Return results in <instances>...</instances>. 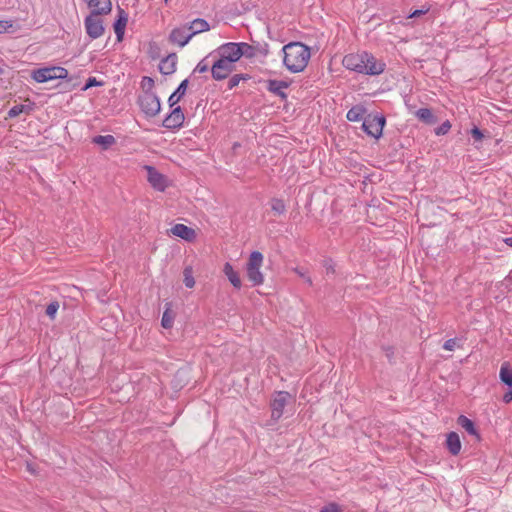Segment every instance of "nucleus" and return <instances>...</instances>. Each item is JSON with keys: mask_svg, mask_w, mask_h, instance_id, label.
<instances>
[{"mask_svg": "<svg viewBox=\"0 0 512 512\" xmlns=\"http://www.w3.org/2000/svg\"><path fill=\"white\" fill-rule=\"evenodd\" d=\"M342 64L350 71L369 76L380 75L386 68L385 62L366 51L345 55Z\"/></svg>", "mask_w": 512, "mask_h": 512, "instance_id": "obj_1", "label": "nucleus"}, {"mask_svg": "<svg viewBox=\"0 0 512 512\" xmlns=\"http://www.w3.org/2000/svg\"><path fill=\"white\" fill-rule=\"evenodd\" d=\"M283 65L291 73H300L311 58L310 47L302 42H290L282 47Z\"/></svg>", "mask_w": 512, "mask_h": 512, "instance_id": "obj_2", "label": "nucleus"}, {"mask_svg": "<svg viewBox=\"0 0 512 512\" xmlns=\"http://www.w3.org/2000/svg\"><path fill=\"white\" fill-rule=\"evenodd\" d=\"M262 264L263 254L259 251H253L246 264L247 278L253 286H259L264 282V276L260 271Z\"/></svg>", "mask_w": 512, "mask_h": 512, "instance_id": "obj_3", "label": "nucleus"}, {"mask_svg": "<svg viewBox=\"0 0 512 512\" xmlns=\"http://www.w3.org/2000/svg\"><path fill=\"white\" fill-rule=\"evenodd\" d=\"M386 118L383 114H367L362 122V129L368 135L379 139L383 134Z\"/></svg>", "mask_w": 512, "mask_h": 512, "instance_id": "obj_4", "label": "nucleus"}, {"mask_svg": "<svg viewBox=\"0 0 512 512\" xmlns=\"http://www.w3.org/2000/svg\"><path fill=\"white\" fill-rule=\"evenodd\" d=\"M141 111L149 118L156 116L161 109L160 99L153 91H145L138 97Z\"/></svg>", "mask_w": 512, "mask_h": 512, "instance_id": "obj_5", "label": "nucleus"}, {"mask_svg": "<svg viewBox=\"0 0 512 512\" xmlns=\"http://www.w3.org/2000/svg\"><path fill=\"white\" fill-rule=\"evenodd\" d=\"M243 42H227L220 45L214 53H217L221 59L235 65L243 57Z\"/></svg>", "mask_w": 512, "mask_h": 512, "instance_id": "obj_6", "label": "nucleus"}, {"mask_svg": "<svg viewBox=\"0 0 512 512\" xmlns=\"http://www.w3.org/2000/svg\"><path fill=\"white\" fill-rule=\"evenodd\" d=\"M68 71L60 66L44 67L32 72V79L38 83H45L50 80L66 79Z\"/></svg>", "mask_w": 512, "mask_h": 512, "instance_id": "obj_7", "label": "nucleus"}, {"mask_svg": "<svg viewBox=\"0 0 512 512\" xmlns=\"http://www.w3.org/2000/svg\"><path fill=\"white\" fill-rule=\"evenodd\" d=\"M84 26L87 35L91 39L100 38L105 31L103 20L100 18V16L91 13L84 19Z\"/></svg>", "mask_w": 512, "mask_h": 512, "instance_id": "obj_8", "label": "nucleus"}, {"mask_svg": "<svg viewBox=\"0 0 512 512\" xmlns=\"http://www.w3.org/2000/svg\"><path fill=\"white\" fill-rule=\"evenodd\" d=\"M290 394L287 391H278L276 396L271 401V418L274 421H278L283 415L284 408L287 404Z\"/></svg>", "mask_w": 512, "mask_h": 512, "instance_id": "obj_9", "label": "nucleus"}, {"mask_svg": "<svg viewBox=\"0 0 512 512\" xmlns=\"http://www.w3.org/2000/svg\"><path fill=\"white\" fill-rule=\"evenodd\" d=\"M234 69L235 65L219 57L211 66V75L214 80L221 81L226 79Z\"/></svg>", "mask_w": 512, "mask_h": 512, "instance_id": "obj_10", "label": "nucleus"}, {"mask_svg": "<svg viewBox=\"0 0 512 512\" xmlns=\"http://www.w3.org/2000/svg\"><path fill=\"white\" fill-rule=\"evenodd\" d=\"M185 116L180 106L173 107L171 112L162 122L163 127L170 130H177L183 126Z\"/></svg>", "mask_w": 512, "mask_h": 512, "instance_id": "obj_11", "label": "nucleus"}, {"mask_svg": "<svg viewBox=\"0 0 512 512\" xmlns=\"http://www.w3.org/2000/svg\"><path fill=\"white\" fill-rule=\"evenodd\" d=\"M147 180L150 185L157 191L163 192L167 188V178L160 173L155 167L146 165Z\"/></svg>", "mask_w": 512, "mask_h": 512, "instance_id": "obj_12", "label": "nucleus"}, {"mask_svg": "<svg viewBox=\"0 0 512 512\" xmlns=\"http://www.w3.org/2000/svg\"><path fill=\"white\" fill-rule=\"evenodd\" d=\"M243 57L247 59H253L257 56L266 57L269 54V45L268 43H246L243 42Z\"/></svg>", "mask_w": 512, "mask_h": 512, "instance_id": "obj_13", "label": "nucleus"}, {"mask_svg": "<svg viewBox=\"0 0 512 512\" xmlns=\"http://www.w3.org/2000/svg\"><path fill=\"white\" fill-rule=\"evenodd\" d=\"M187 31L189 30L187 29L186 25L183 27L174 28L169 34V42L172 44H177L180 47L186 46L193 37L191 32L187 33Z\"/></svg>", "mask_w": 512, "mask_h": 512, "instance_id": "obj_14", "label": "nucleus"}, {"mask_svg": "<svg viewBox=\"0 0 512 512\" xmlns=\"http://www.w3.org/2000/svg\"><path fill=\"white\" fill-rule=\"evenodd\" d=\"M289 86L290 83L284 80L269 79L266 81V89L281 100H287L288 94L285 92V89Z\"/></svg>", "mask_w": 512, "mask_h": 512, "instance_id": "obj_15", "label": "nucleus"}, {"mask_svg": "<svg viewBox=\"0 0 512 512\" xmlns=\"http://www.w3.org/2000/svg\"><path fill=\"white\" fill-rule=\"evenodd\" d=\"M128 21V14L118 6V15L113 24V29L116 34V38L118 42H121L124 38L125 28Z\"/></svg>", "mask_w": 512, "mask_h": 512, "instance_id": "obj_16", "label": "nucleus"}, {"mask_svg": "<svg viewBox=\"0 0 512 512\" xmlns=\"http://www.w3.org/2000/svg\"><path fill=\"white\" fill-rule=\"evenodd\" d=\"M88 5L92 8L91 14L98 16L107 15L112 10L111 0H90Z\"/></svg>", "mask_w": 512, "mask_h": 512, "instance_id": "obj_17", "label": "nucleus"}, {"mask_svg": "<svg viewBox=\"0 0 512 512\" xmlns=\"http://www.w3.org/2000/svg\"><path fill=\"white\" fill-rule=\"evenodd\" d=\"M177 55L171 53L163 58L159 63V70L164 75H171L176 71Z\"/></svg>", "mask_w": 512, "mask_h": 512, "instance_id": "obj_18", "label": "nucleus"}, {"mask_svg": "<svg viewBox=\"0 0 512 512\" xmlns=\"http://www.w3.org/2000/svg\"><path fill=\"white\" fill-rule=\"evenodd\" d=\"M171 232L174 236L180 237L185 241H192L196 237L195 230L184 224H175L171 228Z\"/></svg>", "mask_w": 512, "mask_h": 512, "instance_id": "obj_19", "label": "nucleus"}, {"mask_svg": "<svg viewBox=\"0 0 512 512\" xmlns=\"http://www.w3.org/2000/svg\"><path fill=\"white\" fill-rule=\"evenodd\" d=\"M446 447L453 456H456L460 453L461 441L459 435L456 432L452 431L447 434Z\"/></svg>", "mask_w": 512, "mask_h": 512, "instance_id": "obj_20", "label": "nucleus"}, {"mask_svg": "<svg viewBox=\"0 0 512 512\" xmlns=\"http://www.w3.org/2000/svg\"><path fill=\"white\" fill-rule=\"evenodd\" d=\"M188 85H189V80L184 79L178 85L176 90L169 96L168 104L171 108H173L181 100V98L185 95Z\"/></svg>", "mask_w": 512, "mask_h": 512, "instance_id": "obj_21", "label": "nucleus"}, {"mask_svg": "<svg viewBox=\"0 0 512 512\" xmlns=\"http://www.w3.org/2000/svg\"><path fill=\"white\" fill-rule=\"evenodd\" d=\"M186 26L193 36L210 30L209 23L203 18H196Z\"/></svg>", "mask_w": 512, "mask_h": 512, "instance_id": "obj_22", "label": "nucleus"}, {"mask_svg": "<svg viewBox=\"0 0 512 512\" xmlns=\"http://www.w3.org/2000/svg\"><path fill=\"white\" fill-rule=\"evenodd\" d=\"M223 273L228 278L229 282L233 285L234 288H241L242 282L240 276L238 272L234 270L233 266L229 262H226L224 264Z\"/></svg>", "mask_w": 512, "mask_h": 512, "instance_id": "obj_23", "label": "nucleus"}, {"mask_svg": "<svg viewBox=\"0 0 512 512\" xmlns=\"http://www.w3.org/2000/svg\"><path fill=\"white\" fill-rule=\"evenodd\" d=\"M366 113L367 109L363 105H355L348 110L346 118L350 122H357L361 119L364 120Z\"/></svg>", "mask_w": 512, "mask_h": 512, "instance_id": "obj_24", "label": "nucleus"}, {"mask_svg": "<svg viewBox=\"0 0 512 512\" xmlns=\"http://www.w3.org/2000/svg\"><path fill=\"white\" fill-rule=\"evenodd\" d=\"M457 424L461 426L470 435L476 436L477 439H480V435L475 427L474 422L468 417L460 415L457 419Z\"/></svg>", "mask_w": 512, "mask_h": 512, "instance_id": "obj_25", "label": "nucleus"}, {"mask_svg": "<svg viewBox=\"0 0 512 512\" xmlns=\"http://www.w3.org/2000/svg\"><path fill=\"white\" fill-rule=\"evenodd\" d=\"M500 381L507 387H512V367L509 362H503L499 372Z\"/></svg>", "mask_w": 512, "mask_h": 512, "instance_id": "obj_26", "label": "nucleus"}, {"mask_svg": "<svg viewBox=\"0 0 512 512\" xmlns=\"http://www.w3.org/2000/svg\"><path fill=\"white\" fill-rule=\"evenodd\" d=\"M33 108H34V104L33 103H30V104H27V105H25V104L14 105L8 111V116L10 118H14V117L19 116L22 113L30 114L31 111L33 110Z\"/></svg>", "mask_w": 512, "mask_h": 512, "instance_id": "obj_27", "label": "nucleus"}, {"mask_svg": "<svg viewBox=\"0 0 512 512\" xmlns=\"http://www.w3.org/2000/svg\"><path fill=\"white\" fill-rule=\"evenodd\" d=\"M415 115L420 121L426 124L436 123V117L430 108H420L416 111Z\"/></svg>", "mask_w": 512, "mask_h": 512, "instance_id": "obj_28", "label": "nucleus"}, {"mask_svg": "<svg viewBox=\"0 0 512 512\" xmlns=\"http://www.w3.org/2000/svg\"><path fill=\"white\" fill-rule=\"evenodd\" d=\"M92 142L100 145L102 149L107 150L116 143V139L113 135H98L93 138Z\"/></svg>", "mask_w": 512, "mask_h": 512, "instance_id": "obj_29", "label": "nucleus"}, {"mask_svg": "<svg viewBox=\"0 0 512 512\" xmlns=\"http://www.w3.org/2000/svg\"><path fill=\"white\" fill-rule=\"evenodd\" d=\"M271 210L277 215H282L286 212V205L282 199L272 198Z\"/></svg>", "mask_w": 512, "mask_h": 512, "instance_id": "obj_30", "label": "nucleus"}, {"mask_svg": "<svg viewBox=\"0 0 512 512\" xmlns=\"http://www.w3.org/2000/svg\"><path fill=\"white\" fill-rule=\"evenodd\" d=\"M174 315L169 308H167L162 315L161 325L165 329H169L173 326Z\"/></svg>", "mask_w": 512, "mask_h": 512, "instance_id": "obj_31", "label": "nucleus"}, {"mask_svg": "<svg viewBox=\"0 0 512 512\" xmlns=\"http://www.w3.org/2000/svg\"><path fill=\"white\" fill-rule=\"evenodd\" d=\"M249 79H250L249 74H234L232 77H230V79L228 81L227 88L229 90H232L233 88L238 86V84L240 83L241 80H249Z\"/></svg>", "mask_w": 512, "mask_h": 512, "instance_id": "obj_32", "label": "nucleus"}, {"mask_svg": "<svg viewBox=\"0 0 512 512\" xmlns=\"http://www.w3.org/2000/svg\"><path fill=\"white\" fill-rule=\"evenodd\" d=\"M183 282L187 288H193L195 285V280L193 277V270L190 266L186 267L183 271Z\"/></svg>", "mask_w": 512, "mask_h": 512, "instance_id": "obj_33", "label": "nucleus"}, {"mask_svg": "<svg viewBox=\"0 0 512 512\" xmlns=\"http://www.w3.org/2000/svg\"><path fill=\"white\" fill-rule=\"evenodd\" d=\"M211 56H212V53L209 54L208 56H206L205 58H203L201 61H199L198 64L196 65V67L194 68L193 72L194 73L197 72L200 74L207 72L209 70V64L207 62V59Z\"/></svg>", "mask_w": 512, "mask_h": 512, "instance_id": "obj_34", "label": "nucleus"}, {"mask_svg": "<svg viewBox=\"0 0 512 512\" xmlns=\"http://www.w3.org/2000/svg\"><path fill=\"white\" fill-rule=\"evenodd\" d=\"M59 309V303L57 301H52L51 303L48 304V306L46 307V315L50 318V319H54L55 316H56V313Z\"/></svg>", "mask_w": 512, "mask_h": 512, "instance_id": "obj_35", "label": "nucleus"}, {"mask_svg": "<svg viewBox=\"0 0 512 512\" xmlns=\"http://www.w3.org/2000/svg\"><path fill=\"white\" fill-rule=\"evenodd\" d=\"M319 512H343V510L339 504L330 502L323 506Z\"/></svg>", "mask_w": 512, "mask_h": 512, "instance_id": "obj_36", "label": "nucleus"}, {"mask_svg": "<svg viewBox=\"0 0 512 512\" xmlns=\"http://www.w3.org/2000/svg\"><path fill=\"white\" fill-rule=\"evenodd\" d=\"M141 87L145 91H152L154 87V80L149 76H144L141 80Z\"/></svg>", "mask_w": 512, "mask_h": 512, "instance_id": "obj_37", "label": "nucleus"}, {"mask_svg": "<svg viewBox=\"0 0 512 512\" xmlns=\"http://www.w3.org/2000/svg\"><path fill=\"white\" fill-rule=\"evenodd\" d=\"M450 128H451V124L448 120H446L439 127H437L435 129V134L438 136L445 135L449 132Z\"/></svg>", "mask_w": 512, "mask_h": 512, "instance_id": "obj_38", "label": "nucleus"}, {"mask_svg": "<svg viewBox=\"0 0 512 512\" xmlns=\"http://www.w3.org/2000/svg\"><path fill=\"white\" fill-rule=\"evenodd\" d=\"M323 267L325 268L326 274H334L335 273V265L332 259H325L322 263Z\"/></svg>", "mask_w": 512, "mask_h": 512, "instance_id": "obj_39", "label": "nucleus"}, {"mask_svg": "<svg viewBox=\"0 0 512 512\" xmlns=\"http://www.w3.org/2000/svg\"><path fill=\"white\" fill-rule=\"evenodd\" d=\"M470 134L475 141H481L484 138L482 130H480L477 126H474L470 130Z\"/></svg>", "mask_w": 512, "mask_h": 512, "instance_id": "obj_40", "label": "nucleus"}, {"mask_svg": "<svg viewBox=\"0 0 512 512\" xmlns=\"http://www.w3.org/2000/svg\"><path fill=\"white\" fill-rule=\"evenodd\" d=\"M102 82L98 81L95 77H89L83 87V90H87L91 87L101 86Z\"/></svg>", "mask_w": 512, "mask_h": 512, "instance_id": "obj_41", "label": "nucleus"}, {"mask_svg": "<svg viewBox=\"0 0 512 512\" xmlns=\"http://www.w3.org/2000/svg\"><path fill=\"white\" fill-rule=\"evenodd\" d=\"M383 351L390 363H394V348L392 346H383Z\"/></svg>", "mask_w": 512, "mask_h": 512, "instance_id": "obj_42", "label": "nucleus"}, {"mask_svg": "<svg viewBox=\"0 0 512 512\" xmlns=\"http://www.w3.org/2000/svg\"><path fill=\"white\" fill-rule=\"evenodd\" d=\"M13 27V22L8 20H0V34L6 33Z\"/></svg>", "mask_w": 512, "mask_h": 512, "instance_id": "obj_43", "label": "nucleus"}, {"mask_svg": "<svg viewBox=\"0 0 512 512\" xmlns=\"http://www.w3.org/2000/svg\"><path fill=\"white\" fill-rule=\"evenodd\" d=\"M457 339L456 338H450L446 340L443 344V349L448 351H453L456 347Z\"/></svg>", "mask_w": 512, "mask_h": 512, "instance_id": "obj_44", "label": "nucleus"}, {"mask_svg": "<svg viewBox=\"0 0 512 512\" xmlns=\"http://www.w3.org/2000/svg\"><path fill=\"white\" fill-rule=\"evenodd\" d=\"M159 46L156 42H150L149 43V53L152 58H155L158 56Z\"/></svg>", "mask_w": 512, "mask_h": 512, "instance_id": "obj_45", "label": "nucleus"}, {"mask_svg": "<svg viewBox=\"0 0 512 512\" xmlns=\"http://www.w3.org/2000/svg\"><path fill=\"white\" fill-rule=\"evenodd\" d=\"M294 271L301 277L305 280L306 283H308L310 286L312 285V279L310 276H307L303 271L302 269L300 268H295Z\"/></svg>", "mask_w": 512, "mask_h": 512, "instance_id": "obj_46", "label": "nucleus"}, {"mask_svg": "<svg viewBox=\"0 0 512 512\" xmlns=\"http://www.w3.org/2000/svg\"><path fill=\"white\" fill-rule=\"evenodd\" d=\"M502 401L506 404L512 401V386L508 387V390L504 393Z\"/></svg>", "mask_w": 512, "mask_h": 512, "instance_id": "obj_47", "label": "nucleus"}, {"mask_svg": "<svg viewBox=\"0 0 512 512\" xmlns=\"http://www.w3.org/2000/svg\"><path fill=\"white\" fill-rule=\"evenodd\" d=\"M426 11H427V10L417 9V10L413 11V12L409 15V17H410V18L419 17V16H421V15L425 14V13H426Z\"/></svg>", "mask_w": 512, "mask_h": 512, "instance_id": "obj_48", "label": "nucleus"}, {"mask_svg": "<svg viewBox=\"0 0 512 512\" xmlns=\"http://www.w3.org/2000/svg\"><path fill=\"white\" fill-rule=\"evenodd\" d=\"M503 241H504L505 244H507L508 246L512 247V237H507Z\"/></svg>", "mask_w": 512, "mask_h": 512, "instance_id": "obj_49", "label": "nucleus"}, {"mask_svg": "<svg viewBox=\"0 0 512 512\" xmlns=\"http://www.w3.org/2000/svg\"><path fill=\"white\" fill-rule=\"evenodd\" d=\"M2 73H3V70H2V68L0 67V74H2Z\"/></svg>", "mask_w": 512, "mask_h": 512, "instance_id": "obj_50", "label": "nucleus"}, {"mask_svg": "<svg viewBox=\"0 0 512 512\" xmlns=\"http://www.w3.org/2000/svg\"><path fill=\"white\" fill-rule=\"evenodd\" d=\"M168 0H165V2H167Z\"/></svg>", "mask_w": 512, "mask_h": 512, "instance_id": "obj_51", "label": "nucleus"}]
</instances>
